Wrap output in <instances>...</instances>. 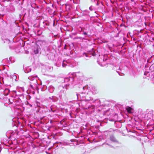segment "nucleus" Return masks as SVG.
<instances>
[{"label": "nucleus", "instance_id": "5", "mask_svg": "<svg viewBox=\"0 0 154 154\" xmlns=\"http://www.w3.org/2000/svg\"><path fill=\"white\" fill-rule=\"evenodd\" d=\"M37 79L36 78L32 82H29L30 87L31 89L34 90L35 89L37 88V85H38V84L37 82Z\"/></svg>", "mask_w": 154, "mask_h": 154}, {"label": "nucleus", "instance_id": "9", "mask_svg": "<svg viewBox=\"0 0 154 154\" xmlns=\"http://www.w3.org/2000/svg\"><path fill=\"white\" fill-rule=\"evenodd\" d=\"M48 99L51 100V102L55 103L59 100V98L55 96H52L48 97Z\"/></svg>", "mask_w": 154, "mask_h": 154}, {"label": "nucleus", "instance_id": "4", "mask_svg": "<svg viewBox=\"0 0 154 154\" xmlns=\"http://www.w3.org/2000/svg\"><path fill=\"white\" fill-rule=\"evenodd\" d=\"M10 94L12 97L15 98L17 96H19L22 98H23V94L22 93L21 94H17V91L15 90L11 91Z\"/></svg>", "mask_w": 154, "mask_h": 154}, {"label": "nucleus", "instance_id": "46", "mask_svg": "<svg viewBox=\"0 0 154 154\" xmlns=\"http://www.w3.org/2000/svg\"><path fill=\"white\" fill-rule=\"evenodd\" d=\"M91 107H92V108L93 107H91V106H89L88 108H87L88 109H89ZM87 109V108H86Z\"/></svg>", "mask_w": 154, "mask_h": 154}, {"label": "nucleus", "instance_id": "31", "mask_svg": "<svg viewBox=\"0 0 154 154\" xmlns=\"http://www.w3.org/2000/svg\"><path fill=\"white\" fill-rule=\"evenodd\" d=\"M89 86H88V85H87L83 87L82 88L84 90H86V89H87V90L88 89V90H89Z\"/></svg>", "mask_w": 154, "mask_h": 154}, {"label": "nucleus", "instance_id": "43", "mask_svg": "<svg viewBox=\"0 0 154 154\" xmlns=\"http://www.w3.org/2000/svg\"><path fill=\"white\" fill-rule=\"evenodd\" d=\"M27 99H28L29 98V99H30V98H31V97H30V96L29 95L28 96H27Z\"/></svg>", "mask_w": 154, "mask_h": 154}, {"label": "nucleus", "instance_id": "40", "mask_svg": "<svg viewBox=\"0 0 154 154\" xmlns=\"http://www.w3.org/2000/svg\"><path fill=\"white\" fill-rule=\"evenodd\" d=\"M75 94V95L77 97V99H78V95H79V94H78L77 93H76V94Z\"/></svg>", "mask_w": 154, "mask_h": 154}, {"label": "nucleus", "instance_id": "17", "mask_svg": "<svg viewBox=\"0 0 154 154\" xmlns=\"http://www.w3.org/2000/svg\"><path fill=\"white\" fill-rule=\"evenodd\" d=\"M48 89L50 93H52L54 91V88L53 86L51 85L48 88Z\"/></svg>", "mask_w": 154, "mask_h": 154}, {"label": "nucleus", "instance_id": "1", "mask_svg": "<svg viewBox=\"0 0 154 154\" xmlns=\"http://www.w3.org/2000/svg\"><path fill=\"white\" fill-rule=\"evenodd\" d=\"M67 86V85H66L64 87H63V89L60 91L59 95V97L60 99H62L63 98H64L66 97V91L68 89Z\"/></svg>", "mask_w": 154, "mask_h": 154}, {"label": "nucleus", "instance_id": "47", "mask_svg": "<svg viewBox=\"0 0 154 154\" xmlns=\"http://www.w3.org/2000/svg\"><path fill=\"white\" fill-rule=\"evenodd\" d=\"M16 124H17V122H14V125L15 126H16Z\"/></svg>", "mask_w": 154, "mask_h": 154}, {"label": "nucleus", "instance_id": "49", "mask_svg": "<svg viewBox=\"0 0 154 154\" xmlns=\"http://www.w3.org/2000/svg\"><path fill=\"white\" fill-rule=\"evenodd\" d=\"M24 154H29V153H27L26 152H25Z\"/></svg>", "mask_w": 154, "mask_h": 154}, {"label": "nucleus", "instance_id": "37", "mask_svg": "<svg viewBox=\"0 0 154 154\" xmlns=\"http://www.w3.org/2000/svg\"><path fill=\"white\" fill-rule=\"evenodd\" d=\"M9 100L10 102L11 103V104H12L13 103V102H14L13 100H12L11 99H9Z\"/></svg>", "mask_w": 154, "mask_h": 154}, {"label": "nucleus", "instance_id": "48", "mask_svg": "<svg viewBox=\"0 0 154 154\" xmlns=\"http://www.w3.org/2000/svg\"><path fill=\"white\" fill-rule=\"evenodd\" d=\"M126 129H127V131L128 132V131H130V132H131L130 131H129L128 129L126 128Z\"/></svg>", "mask_w": 154, "mask_h": 154}, {"label": "nucleus", "instance_id": "38", "mask_svg": "<svg viewBox=\"0 0 154 154\" xmlns=\"http://www.w3.org/2000/svg\"><path fill=\"white\" fill-rule=\"evenodd\" d=\"M78 38H79V39H82V40H83V39H85V38H82V37H78Z\"/></svg>", "mask_w": 154, "mask_h": 154}, {"label": "nucleus", "instance_id": "51", "mask_svg": "<svg viewBox=\"0 0 154 154\" xmlns=\"http://www.w3.org/2000/svg\"><path fill=\"white\" fill-rule=\"evenodd\" d=\"M51 149V148H50L48 149V150H50V149Z\"/></svg>", "mask_w": 154, "mask_h": 154}, {"label": "nucleus", "instance_id": "28", "mask_svg": "<svg viewBox=\"0 0 154 154\" xmlns=\"http://www.w3.org/2000/svg\"><path fill=\"white\" fill-rule=\"evenodd\" d=\"M11 45H9V48L11 49H13L15 48V47H14V42H12L11 43Z\"/></svg>", "mask_w": 154, "mask_h": 154}, {"label": "nucleus", "instance_id": "45", "mask_svg": "<svg viewBox=\"0 0 154 154\" xmlns=\"http://www.w3.org/2000/svg\"><path fill=\"white\" fill-rule=\"evenodd\" d=\"M154 67V64L152 65L150 67V68H152V67Z\"/></svg>", "mask_w": 154, "mask_h": 154}, {"label": "nucleus", "instance_id": "23", "mask_svg": "<svg viewBox=\"0 0 154 154\" xmlns=\"http://www.w3.org/2000/svg\"><path fill=\"white\" fill-rule=\"evenodd\" d=\"M126 109L128 112L129 113H131L132 112V109L129 106H127L126 107Z\"/></svg>", "mask_w": 154, "mask_h": 154}, {"label": "nucleus", "instance_id": "24", "mask_svg": "<svg viewBox=\"0 0 154 154\" xmlns=\"http://www.w3.org/2000/svg\"><path fill=\"white\" fill-rule=\"evenodd\" d=\"M14 58L12 57H10L9 58V60L8 59H7V60L8 61V62L12 63L14 62Z\"/></svg>", "mask_w": 154, "mask_h": 154}, {"label": "nucleus", "instance_id": "20", "mask_svg": "<svg viewBox=\"0 0 154 154\" xmlns=\"http://www.w3.org/2000/svg\"><path fill=\"white\" fill-rule=\"evenodd\" d=\"M8 77H10L13 80L15 81H17V76L16 75L14 74L13 75H8Z\"/></svg>", "mask_w": 154, "mask_h": 154}, {"label": "nucleus", "instance_id": "25", "mask_svg": "<svg viewBox=\"0 0 154 154\" xmlns=\"http://www.w3.org/2000/svg\"><path fill=\"white\" fill-rule=\"evenodd\" d=\"M21 91L20 90H18L17 91V94H21L22 93H23V92L24 91V88H21Z\"/></svg>", "mask_w": 154, "mask_h": 154}, {"label": "nucleus", "instance_id": "22", "mask_svg": "<svg viewBox=\"0 0 154 154\" xmlns=\"http://www.w3.org/2000/svg\"><path fill=\"white\" fill-rule=\"evenodd\" d=\"M33 52L35 54H38V48L37 46H36L34 48Z\"/></svg>", "mask_w": 154, "mask_h": 154}, {"label": "nucleus", "instance_id": "35", "mask_svg": "<svg viewBox=\"0 0 154 154\" xmlns=\"http://www.w3.org/2000/svg\"><path fill=\"white\" fill-rule=\"evenodd\" d=\"M82 34L86 35H88L87 33L86 32H85L84 31H83Z\"/></svg>", "mask_w": 154, "mask_h": 154}, {"label": "nucleus", "instance_id": "13", "mask_svg": "<svg viewBox=\"0 0 154 154\" xmlns=\"http://www.w3.org/2000/svg\"><path fill=\"white\" fill-rule=\"evenodd\" d=\"M85 100L87 101H91V102L94 103L96 101H98V102H99L100 101V100H94L93 98L91 97H88V96L87 95L86 97H85Z\"/></svg>", "mask_w": 154, "mask_h": 154}, {"label": "nucleus", "instance_id": "44", "mask_svg": "<svg viewBox=\"0 0 154 154\" xmlns=\"http://www.w3.org/2000/svg\"><path fill=\"white\" fill-rule=\"evenodd\" d=\"M110 147L113 148V146L109 144V146Z\"/></svg>", "mask_w": 154, "mask_h": 154}, {"label": "nucleus", "instance_id": "29", "mask_svg": "<svg viewBox=\"0 0 154 154\" xmlns=\"http://www.w3.org/2000/svg\"><path fill=\"white\" fill-rule=\"evenodd\" d=\"M43 27H44V28H45V26H48L49 25V24H48L47 23L45 22H43Z\"/></svg>", "mask_w": 154, "mask_h": 154}, {"label": "nucleus", "instance_id": "55", "mask_svg": "<svg viewBox=\"0 0 154 154\" xmlns=\"http://www.w3.org/2000/svg\"><path fill=\"white\" fill-rule=\"evenodd\" d=\"M106 59H105V61H106Z\"/></svg>", "mask_w": 154, "mask_h": 154}, {"label": "nucleus", "instance_id": "15", "mask_svg": "<svg viewBox=\"0 0 154 154\" xmlns=\"http://www.w3.org/2000/svg\"><path fill=\"white\" fill-rule=\"evenodd\" d=\"M62 147V142H57L53 144V147L54 148Z\"/></svg>", "mask_w": 154, "mask_h": 154}, {"label": "nucleus", "instance_id": "19", "mask_svg": "<svg viewBox=\"0 0 154 154\" xmlns=\"http://www.w3.org/2000/svg\"><path fill=\"white\" fill-rule=\"evenodd\" d=\"M114 69H116V72H117L118 73V74L120 75H121V72H119V71L117 70H120L121 71V69H120V67L119 66H116L115 67H114Z\"/></svg>", "mask_w": 154, "mask_h": 154}, {"label": "nucleus", "instance_id": "18", "mask_svg": "<svg viewBox=\"0 0 154 154\" xmlns=\"http://www.w3.org/2000/svg\"><path fill=\"white\" fill-rule=\"evenodd\" d=\"M36 78H38L37 76H33L31 75L29 76L28 79L30 81V82H32L34 81V80Z\"/></svg>", "mask_w": 154, "mask_h": 154}, {"label": "nucleus", "instance_id": "50", "mask_svg": "<svg viewBox=\"0 0 154 154\" xmlns=\"http://www.w3.org/2000/svg\"><path fill=\"white\" fill-rule=\"evenodd\" d=\"M47 50H48V51H49V49L48 48H47Z\"/></svg>", "mask_w": 154, "mask_h": 154}, {"label": "nucleus", "instance_id": "32", "mask_svg": "<svg viewBox=\"0 0 154 154\" xmlns=\"http://www.w3.org/2000/svg\"><path fill=\"white\" fill-rule=\"evenodd\" d=\"M53 106H51L50 107V110H49V112H51V111H52V112H54L56 111V110L55 109H53Z\"/></svg>", "mask_w": 154, "mask_h": 154}, {"label": "nucleus", "instance_id": "36", "mask_svg": "<svg viewBox=\"0 0 154 154\" xmlns=\"http://www.w3.org/2000/svg\"><path fill=\"white\" fill-rule=\"evenodd\" d=\"M104 145H106L109 146V144H108V143H107L106 142H104L102 144V146H103Z\"/></svg>", "mask_w": 154, "mask_h": 154}, {"label": "nucleus", "instance_id": "14", "mask_svg": "<svg viewBox=\"0 0 154 154\" xmlns=\"http://www.w3.org/2000/svg\"><path fill=\"white\" fill-rule=\"evenodd\" d=\"M89 14V12L87 10H85L82 11V15L83 16H85L88 18L90 17Z\"/></svg>", "mask_w": 154, "mask_h": 154}, {"label": "nucleus", "instance_id": "21", "mask_svg": "<svg viewBox=\"0 0 154 154\" xmlns=\"http://www.w3.org/2000/svg\"><path fill=\"white\" fill-rule=\"evenodd\" d=\"M32 69L30 66L27 67L24 70L25 72L26 73H28L31 71Z\"/></svg>", "mask_w": 154, "mask_h": 154}, {"label": "nucleus", "instance_id": "39", "mask_svg": "<svg viewBox=\"0 0 154 154\" xmlns=\"http://www.w3.org/2000/svg\"><path fill=\"white\" fill-rule=\"evenodd\" d=\"M32 89L33 91H31V93H32V94H35V91H34V90H35V89L34 90H33V89Z\"/></svg>", "mask_w": 154, "mask_h": 154}, {"label": "nucleus", "instance_id": "6", "mask_svg": "<svg viewBox=\"0 0 154 154\" xmlns=\"http://www.w3.org/2000/svg\"><path fill=\"white\" fill-rule=\"evenodd\" d=\"M137 139L140 141L142 146L143 145V142L144 141V136L142 134H139L137 137Z\"/></svg>", "mask_w": 154, "mask_h": 154}, {"label": "nucleus", "instance_id": "53", "mask_svg": "<svg viewBox=\"0 0 154 154\" xmlns=\"http://www.w3.org/2000/svg\"><path fill=\"white\" fill-rule=\"evenodd\" d=\"M17 122H18L19 124H20V122H19L18 121Z\"/></svg>", "mask_w": 154, "mask_h": 154}, {"label": "nucleus", "instance_id": "42", "mask_svg": "<svg viewBox=\"0 0 154 154\" xmlns=\"http://www.w3.org/2000/svg\"><path fill=\"white\" fill-rule=\"evenodd\" d=\"M74 141V139H71L70 140V141L72 142H73Z\"/></svg>", "mask_w": 154, "mask_h": 154}, {"label": "nucleus", "instance_id": "10", "mask_svg": "<svg viewBox=\"0 0 154 154\" xmlns=\"http://www.w3.org/2000/svg\"><path fill=\"white\" fill-rule=\"evenodd\" d=\"M109 139L113 143H116L118 144H120V143L113 135H111L110 136Z\"/></svg>", "mask_w": 154, "mask_h": 154}, {"label": "nucleus", "instance_id": "11", "mask_svg": "<svg viewBox=\"0 0 154 154\" xmlns=\"http://www.w3.org/2000/svg\"><path fill=\"white\" fill-rule=\"evenodd\" d=\"M146 12V13H145V18H150L152 17L153 15L152 12H150L149 10H146L145 9V12Z\"/></svg>", "mask_w": 154, "mask_h": 154}, {"label": "nucleus", "instance_id": "16", "mask_svg": "<svg viewBox=\"0 0 154 154\" xmlns=\"http://www.w3.org/2000/svg\"><path fill=\"white\" fill-rule=\"evenodd\" d=\"M11 91L8 88H5L4 89L3 92L5 96H7L10 94Z\"/></svg>", "mask_w": 154, "mask_h": 154}, {"label": "nucleus", "instance_id": "2", "mask_svg": "<svg viewBox=\"0 0 154 154\" xmlns=\"http://www.w3.org/2000/svg\"><path fill=\"white\" fill-rule=\"evenodd\" d=\"M93 52L92 53L90 54H87L86 53H84L83 54V57H84V59L86 60H88L89 58L91 57V55L94 56L96 55V53L94 51L93 48L92 49Z\"/></svg>", "mask_w": 154, "mask_h": 154}, {"label": "nucleus", "instance_id": "7", "mask_svg": "<svg viewBox=\"0 0 154 154\" xmlns=\"http://www.w3.org/2000/svg\"><path fill=\"white\" fill-rule=\"evenodd\" d=\"M49 60H54L55 57V54L53 51H51L48 54L46 55Z\"/></svg>", "mask_w": 154, "mask_h": 154}, {"label": "nucleus", "instance_id": "12", "mask_svg": "<svg viewBox=\"0 0 154 154\" xmlns=\"http://www.w3.org/2000/svg\"><path fill=\"white\" fill-rule=\"evenodd\" d=\"M89 88V90L92 92L93 94H95L97 93V90L95 87L90 85Z\"/></svg>", "mask_w": 154, "mask_h": 154}, {"label": "nucleus", "instance_id": "34", "mask_svg": "<svg viewBox=\"0 0 154 154\" xmlns=\"http://www.w3.org/2000/svg\"><path fill=\"white\" fill-rule=\"evenodd\" d=\"M26 104L27 105H29L30 107H32V105L30 104L28 101H27L26 103Z\"/></svg>", "mask_w": 154, "mask_h": 154}, {"label": "nucleus", "instance_id": "8", "mask_svg": "<svg viewBox=\"0 0 154 154\" xmlns=\"http://www.w3.org/2000/svg\"><path fill=\"white\" fill-rule=\"evenodd\" d=\"M104 56H102L97 61L98 63L101 66H103L105 65V64L103 63V62L104 60Z\"/></svg>", "mask_w": 154, "mask_h": 154}, {"label": "nucleus", "instance_id": "33", "mask_svg": "<svg viewBox=\"0 0 154 154\" xmlns=\"http://www.w3.org/2000/svg\"><path fill=\"white\" fill-rule=\"evenodd\" d=\"M94 7L92 6H91L89 8V9L91 11H92L94 10Z\"/></svg>", "mask_w": 154, "mask_h": 154}, {"label": "nucleus", "instance_id": "54", "mask_svg": "<svg viewBox=\"0 0 154 154\" xmlns=\"http://www.w3.org/2000/svg\"><path fill=\"white\" fill-rule=\"evenodd\" d=\"M145 25H146V23H145Z\"/></svg>", "mask_w": 154, "mask_h": 154}, {"label": "nucleus", "instance_id": "30", "mask_svg": "<svg viewBox=\"0 0 154 154\" xmlns=\"http://www.w3.org/2000/svg\"><path fill=\"white\" fill-rule=\"evenodd\" d=\"M70 144L69 143H68L67 142H64L62 143V146H67L68 145Z\"/></svg>", "mask_w": 154, "mask_h": 154}, {"label": "nucleus", "instance_id": "52", "mask_svg": "<svg viewBox=\"0 0 154 154\" xmlns=\"http://www.w3.org/2000/svg\"><path fill=\"white\" fill-rule=\"evenodd\" d=\"M149 143H150V144H151V143H150V141H149Z\"/></svg>", "mask_w": 154, "mask_h": 154}, {"label": "nucleus", "instance_id": "3", "mask_svg": "<svg viewBox=\"0 0 154 154\" xmlns=\"http://www.w3.org/2000/svg\"><path fill=\"white\" fill-rule=\"evenodd\" d=\"M74 78L73 75H72L69 77L65 78L64 79V81L65 82L68 83L67 84H66L68 86L67 87L69 88V85L70 84H72V82L74 81Z\"/></svg>", "mask_w": 154, "mask_h": 154}, {"label": "nucleus", "instance_id": "27", "mask_svg": "<svg viewBox=\"0 0 154 154\" xmlns=\"http://www.w3.org/2000/svg\"><path fill=\"white\" fill-rule=\"evenodd\" d=\"M67 61L65 60H64L63 61V63H62V66L63 67H66V66H67Z\"/></svg>", "mask_w": 154, "mask_h": 154}, {"label": "nucleus", "instance_id": "26", "mask_svg": "<svg viewBox=\"0 0 154 154\" xmlns=\"http://www.w3.org/2000/svg\"><path fill=\"white\" fill-rule=\"evenodd\" d=\"M31 7L35 9L39 8L38 6L35 4H33L31 5Z\"/></svg>", "mask_w": 154, "mask_h": 154}, {"label": "nucleus", "instance_id": "41", "mask_svg": "<svg viewBox=\"0 0 154 154\" xmlns=\"http://www.w3.org/2000/svg\"><path fill=\"white\" fill-rule=\"evenodd\" d=\"M53 122V121L52 120H50V123L51 124H52Z\"/></svg>", "mask_w": 154, "mask_h": 154}, {"label": "nucleus", "instance_id": "56", "mask_svg": "<svg viewBox=\"0 0 154 154\" xmlns=\"http://www.w3.org/2000/svg\"><path fill=\"white\" fill-rule=\"evenodd\" d=\"M87 36H85V37H87Z\"/></svg>", "mask_w": 154, "mask_h": 154}]
</instances>
